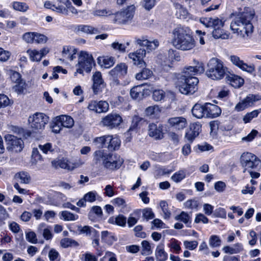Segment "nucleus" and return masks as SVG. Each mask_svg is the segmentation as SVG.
<instances>
[{"label": "nucleus", "mask_w": 261, "mask_h": 261, "mask_svg": "<svg viewBox=\"0 0 261 261\" xmlns=\"http://www.w3.org/2000/svg\"><path fill=\"white\" fill-rule=\"evenodd\" d=\"M194 65L185 67L180 75V79L185 81L179 88L183 94H193L198 89V79L195 76L204 72V65L202 62L194 60Z\"/></svg>", "instance_id": "nucleus-1"}, {"label": "nucleus", "mask_w": 261, "mask_h": 261, "mask_svg": "<svg viewBox=\"0 0 261 261\" xmlns=\"http://www.w3.org/2000/svg\"><path fill=\"white\" fill-rule=\"evenodd\" d=\"M171 44L177 49L188 51L195 47L196 41L189 28L177 27L172 32Z\"/></svg>", "instance_id": "nucleus-2"}, {"label": "nucleus", "mask_w": 261, "mask_h": 261, "mask_svg": "<svg viewBox=\"0 0 261 261\" xmlns=\"http://www.w3.org/2000/svg\"><path fill=\"white\" fill-rule=\"evenodd\" d=\"M254 15L253 11L247 10L237 14L231 22V29L244 38L248 37L253 32L251 21Z\"/></svg>", "instance_id": "nucleus-3"}, {"label": "nucleus", "mask_w": 261, "mask_h": 261, "mask_svg": "<svg viewBox=\"0 0 261 261\" xmlns=\"http://www.w3.org/2000/svg\"><path fill=\"white\" fill-rule=\"evenodd\" d=\"M93 162L96 165L101 163L105 168L110 170H115L121 166L123 160L119 156L98 150L93 153Z\"/></svg>", "instance_id": "nucleus-4"}, {"label": "nucleus", "mask_w": 261, "mask_h": 261, "mask_svg": "<svg viewBox=\"0 0 261 261\" xmlns=\"http://www.w3.org/2000/svg\"><path fill=\"white\" fill-rule=\"evenodd\" d=\"M206 76L214 80H219L224 76L227 68L222 61L216 58H212L207 64Z\"/></svg>", "instance_id": "nucleus-5"}, {"label": "nucleus", "mask_w": 261, "mask_h": 261, "mask_svg": "<svg viewBox=\"0 0 261 261\" xmlns=\"http://www.w3.org/2000/svg\"><path fill=\"white\" fill-rule=\"evenodd\" d=\"M94 63V61L91 54L85 51H81L79 56L78 63L76 65V71L75 74L77 73L83 74L84 71L90 72Z\"/></svg>", "instance_id": "nucleus-6"}, {"label": "nucleus", "mask_w": 261, "mask_h": 261, "mask_svg": "<svg viewBox=\"0 0 261 261\" xmlns=\"http://www.w3.org/2000/svg\"><path fill=\"white\" fill-rule=\"evenodd\" d=\"M135 7L132 5L122 11H118L112 16V21L115 24H126L130 22L133 18Z\"/></svg>", "instance_id": "nucleus-7"}, {"label": "nucleus", "mask_w": 261, "mask_h": 261, "mask_svg": "<svg viewBox=\"0 0 261 261\" xmlns=\"http://www.w3.org/2000/svg\"><path fill=\"white\" fill-rule=\"evenodd\" d=\"M241 163L244 168V172L251 170H259L261 169V161L254 154L250 152H244L241 156Z\"/></svg>", "instance_id": "nucleus-8"}, {"label": "nucleus", "mask_w": 261, "mask_h": 261, "mask_svg": "<svg viewBox=\"0 0 261 261\" xmlns=\"http://www.w3.org/2000/svg\"><path fill=\"white\" fill-rule=\"evenodd\" d=\"M48 120V117L42 113H36L28 119L31 128L35 130L43 129Z\"/></svg>", "instance_id": "nucleus-9"}, {"label": "nucleus", "mask_w": 261, "mask_h": 261, "mask_svg": "<svg viewBox=\"0 0 261 261\" xmlns=\"http://www.w3.org/2000/svg\"><path fill=\"white\" fill-rule=\"evenodd\" d=\"M146 54V50L140 48L134 53H130L128 55V58L132 60L133 64L138 67H146V63L144 61V58Z\"/></svg>", "instance_id": "nucleus-10"}, {"label": "nucleus", "mask_w": 261, "mask_h": 261, "mask_svg": "<svg viewBox=\"0 0 261 261\" xmlns=\"http://www.w3.org/2000/svg\"><path fill=\"white\" fill-rule=\"evenodd\" d=\"M122 121V118L119 115L112 113L103 118L101 123L103 126L113 129L119 126Z\"/></svg>", "instance_id": "nucleus-11"}, {"label": "nucleus", "mask_w": 261, "mask_h": 261, "mask_svg": "<svg viewBox=\"0 0 261 261\" xmlns=\"http://www.w3.org/2000/svg\"><path fill=\"white\" fill-rule=\"evenodd\" d=\"M229 59L231 63L243 71L250 73L255 71L254 66L252 64L248 65L245 63L240 58L236 55H230Z\"/></svg>", "instance_id": "nucleus-12"}, {"label": "nucleus", "mask_w": 261, "mask_h": 261, "mask_svg": "<svg viewBox=\"0 0 261 261\" xmlns=\"http://www.w3.org/2000/svg\"><path fill=\"white\" fill-rule=\"evenodd\" d=\"M92 90L95 95H97L102 92V90L106 87V83L102 78V74L100 72L96 71L92 75Z\"/></svg>", "instance_id": "nucleus-13"}, {"label": "nucleus", "mask_w": 261, "mask_h": 261, "mask_svg": "<svg viewBox=\"0 0 261 261\" xmlns=\"http://www.w3.org/2000/svg\"><path fill=\"white\" fill-rule=\"evenodd\" d=\"M109 108V105L106 101L92 100L88 106V109L95 113H101L107 112Z\"/></svg>", "instance_id": "nucleus-14"}, {"label": "nucleus", "mask_w": 261, "mask_h": 261, "mask_svg": "<svg viewBox=\"0 0 261 261\" xmlns=\"http://www.w3.org/2000/svg\"><path fill=\"white\" fill-rule=\"evenodd\" d=\"M200 22L207 28H212L213 29L223 28L224 21L217 17H204L200 20Z\"/></svg>", "instance_id": "nucleus-15"}, {"label": "nucleus", "mask_w": 261, "mask_h": 261, "mask_svg": "<svg viewBox=\"0 0 261 261\" xmlns=\"http://www.w3.org/2000/svg\"><path fill=\"white\" fill-rule=\"evenodd\" d=\"M169 125L176 130H181L187 125V121L183 117H174L168 119Z\"/></svg>", "instance_id": "nucleus-16"}, {"label": "nucleus", "mask_w": 261, "mask_h": 261, "mask_svg": "<svg viewBox=\"0 0 261 261\" xmlns=\"http://www.w3.org/2000/svg\"><path fill=\"white\" fill-rule=\"evenodd\" d=\"M5 139L11 145V148L16 152H20L23 148V141L20 138L12 135H7L5 136Z\"/></svg>", "instance_id": "nucleus-17"}, {"label": "nucleus", "mask_w": 261, "mask_h": 261, "mask_svg": "<svg viewBox=\"0 0 261 261\" xmlns=\"http://www.w3.org/2000/svg\"><path fill=\"white\" fill-rule=\"evenodd\" d=\"M148 91L147 89L144 88L143 85H140L131 89L130 95L132 98L140 100L144 97Z\"/></svg>", "instance_id": "nucleus-18"}, {"label": "nucleus", "mask_w": 261, "mask_h": 261, "mask_svg": "<svg viewBox=\"0 0 261 261\" xmlns=\"http://www.w3.org/2000/svg\"><path fill=\"white\" fill-rule=\"evenodd\" d=\"M221 109L216 105L206 103L205 104V117L214 118L220 115Z\"/></svg>", "instance_id": "nucleus-19"}, {"label": "nucleus", "mask_w": 261, "mask_h": 261, "mask_svg": "<svg viewBox=\"0 0 261 261\" xmlns=\"http://www.w3.org/2000/svg\"><path fill=\"white\" fill-rule=\"evenodd\" d=\"M163 126L160 124L159 126L154 123L149 125L148 134L150 137H153L155 139H161L164 137Z\"/></svg>", "instance_id": "nucleus-20"}, {"label": "nucleus", "mask_w": 261, "mask_h": 261, "mask_svg": "<svg viewBox=\"0 0 261 261\" xmlns=\"http://www.w3.org/2000/svg\"><path fill=\"white\" fill-rule=\"evenodd\" d=\"M127 72V66L124 63L117 64L109 71L110 75L114 77L123 76Z\"/></svg>", "instance_id": "nucleus-21"}, {"label": "nucleus", "mask_w": 261, "mask_h": 261, "mask_svg": "<svg viewBox=\"0 0 261 261\" xmlns=\"http://www.w3.org/2000/svg\"><path fill=\"white\" fill-rule=\"evenodd\" d=\"M136 42L141 46L146 47L147 49L150 50L155 49L159 45V42L158 40L150 41L144 37L136 39Z\"/></svg>", "instance_id": "nucleus-22"}, {"label": "nucleus", "mask_w": 261, "mask_h": 261, "mask_svg": "<svg viewBox=\"0 0 261 261\" xmlns=\"http://www.w3.org/2000/svg\"><path fill=\"white\" fill-rule=\"evenodd\" d=\"M107 147L110 150L118 149L121 144V141L116 136L108 135L107 137Z\"/></svg>", "instance_id": "nucleus-23"}, {"label": "nucleus", "mask_w": 261, "mask_h": 261, "mask_svg": "<svg viewBox=\"0 0 261 261\" xmlns=\"http://www.w3.org/2000/svg\"><path fill=\"white\" fill-rule=\"evenodd\" d=\"M56 121L64 127L71 128L74 125L73 118L67 115H61L56 117Z\"/></svg>", "instance_id": "nucleus-24"}, {"label": "nucleus", "mask_w": 261, "mask_h": 261, "mask_svg": "<svg viewBox=\"0 0 261 261\" xmlns=\"http://www.w3.org/2000/svg\"><path fill=\"white\" fill-rule=\"evenodd\" d=\"M98 64L105 68L112 67L115 63V58L113 57H100L97 59Z\"/></svg>", "instance_id": "nucleus-25"}, {"label": "nucleus", "mask_w": 261, "mask_h": 261, "mask_svg": "<svg viewBox=\"0 0 261 261\" xmlns=\"http://www.w3.org/2000/svg\"><path fill=\"white\" fill-rule=\"evenodd\" d=\"M243 246L241 243H237L231 246H226L223 247L222 250L225 253L230 254H237L243 250Z\"/></svg>", "instance_id": "nucleus-26"}, {"label": "nucleus", "mask_w": 261, "mask_h": 261, "mask_svg": "<svg viewBox=\"0 0 261 261\" xmlns=\"http://www.w3.org/2000/svg\"><path fill=\"white\" fill-rule=\"evenodd\" d=\"M155 255L156 261H165L167 259L168 254L164 250L163 244H160L156 246Z\"/></svg>", "instance_id": "nucleus-27"}, {"label": "nucleus", "mask_w": 261, "mask_h": 261, "mask_svg": "<svg viewBox=\"0 0 261 261\" xmlns=\"http://www.w3.org/2000/svg\"><path fill=\"white\" fill-rule=\"evenodd\" d=\"M37 232L42 233L44 238L47 240H50L53 237L51 232V228L47 226L45 224L42 223L40 224L37 227Z\"/></svg>", "instance_id": "nucleus-28"}, {"label": "nucleus", "mask_w": 261, "mask_h": 261, "mask_svg": "<svg viewBox=\"0 0 261 261\" xmlns=\"http://www.w3.org/2000/svg\"><path fill=\"white\" fill-rule=\"evenodd\" d=\"M192 113L193 116L198 119L205 117V105L196 103L192 109Z\"/></svg>", "instance_id": "nucleus-29"}, {"label": "nucleus", "mask_w": 261, "mask_h": 261, "mask_svg": "<svg viewBox=\"0 0 261 261\" xmlns=\"http://www.w3.org/2000/svg\"><path fill=\"white\" fill-rule=\"evenodd\" d=\"M78 31L88 34H95L99 33L98 29L89 25H80Z\"/></svg>", "instance_id": "nucleus-30"}, {"label": "nucleus", "mask_w": 261, "mask_h": 261, "mask_svg": "<svg viewBox=\"0 0 261 261\" xmlns=\"http://www.w3.org/2000/svg\"><path fill=\"white\" fill-rule=\"evenodd\" d=\"M228 81L232 86L239 88L244 84V79L236 75H231L228 77Z\"/></svg>", "instance_id": "nucleus-31"}, {"label": "nucleus", "mask_w": 261, "mask_h": 261, "mask_svg": "<svg viewBox=\"0 0 261 261\" xmlns=\"http://www.w3.org/2000/svg\"><path fill=\"white\" fill-rule=\"evenodd\" d=\"M14 177L17 181L21 184H29L31 179V177L29 173L23 171L17 173L15 175Z\"/></svg>", "instance_id": "nucleus-32"}, {"label": "nucleus", "mask_w": 261, "mask_h": 261, "mask_svg": "<svg viewBox=\"0 0 261 261\" xmlns=\"http://www.w3.org/2000/svg\"><path fill=\"white\" fill-rule=\"evenodd\" d=\"M27 89V84L24 80H22L20 82L16 83L13 86V89L17 94L20 95L24 94Z\"/></svg>", "instance_id": "nucleus-33"}, {"label": "nucleus", "mask_w": 261, "mask_h": 261, "mask_svg": "<svg viewBox=\"0 0 261 261\" xmlns=\"http://www.w3.org/2000/svg\"><path fill=\"white\" fill-rule=\"evenodd\" d=\"M142 70L137 73L136 78L137 80H144L149 79L152 74L151 70L145 67H142Z\"/></svg>", "instance_id": "nucleus-34"}, {"label": "nucleus", "mask_w": 261, "mask_h": 261, "mask_svg": "<svg viewBox=\"0 0 261 261\" xmlns=\"http://www.w3.org/2000/svg\"><path fill=\"white\" fill-rule=\"evenodd\" d=\"M145 112L147 116L154 117L159 115L161 110L158 106L153 105L147 107Z\"/></svg>", "instance_id": "nucleus-35"}, {"label": "nucleus", "mask_w": 261, "mask_h": 261, "mask_svg": "<svg viewBox=\"0 0 261 261\" xmlns=\"http://www.w3.org/2000/svg\"><path fill=\"white\" fill-rule=\"evenodd\" d=\"M27 53L32 62H40L42 59L39 50L37 49H29L27 50Z\"/></svg>", "instance_id": "nucleus-36"}, {"label": "nucleus", "mask_w": 261, "mask_h": 261, "mask_svg": "<svg viewBox=\"0 0 261 261\" xmlns=\"http://www.w3.org/2000/svg\"><path fill=\"white\" fill-rule=\"evenodd\" d=\"M56 163H57V166L63 169H65L69 170H72L74 169L73 165L69 162L67 160L65 159L59 160L56 162L54 161L52 162L53 164H55Z\"/></svg>", "instance_id": "nucleus-37"}, {"label": "nucleus", "mask_w": 261, "mask_h": 261, "mask_svg": "<svg viewBox=\"0 0 261 261\" xmlns=\"http://www.w3.org/2000/svg\"><path fill=\"white\" fill-rule=\"evenodd\" d=\"M63 57L70 61H72L76 58L74 49L68 47H64L62 51Z\"/></svg>", "instance_id": "nucleus-38"}, {"label": "nucleus", "mask_w": 261, "mask_h": 261, "mask_svg": "<svg viewBox=\"0 0 261 261\" xmlns=\"http://www.w3.org/2000/svg\"><path fill=\"white\" fill-rule=\"evenodd\" d=\"M79 230L80 233H85L87 236H90L91 237L97 236L98 232L96 229L89 226L81 227Z\"/></svg>", "instance_id": "nucleus-39"}, {"label": "nucleus", "mask_w": 261, "mask_h": 261, "mask_svg": "<svg viewBox=\"0 0 261 261\" xmlns=\"http://www.w3.org/2000/svg\"><path fill=\"white\" fill-rule=\"evenodd\" d=\"M60 216L64 220L67 221H75L79 218L78 215L67 211L61 212Z\"/></svg>", "instance_id": "nucleus-40"}, {"label": "nucleus", "mask_w": 261, "mask_h": 261, "mask_svg": "<svg viewBox=\"0 0 261 261\" xmlns=\"http://www.w3.org/2000/svg\"><path fill=\"white\" fill-rule=\"evenodd\" d=\"M174 7L176 10V14L178 17L180 18H184L188 14L187 10L182 7L180 4L175 3L174 4Z\"/></svg>", "instance_id": "nucleus-41"}, {"label": "nucleus", "mask_w": 261, "mask_h": 261, "mask_svg": "<svg viewBox=\"0 0 261 261\" xmlns=\"http://www.w3.org/2000/svg\"><path fill=\"white\" fill-rule=\"evenodd\" d=\"M13 9L18 11L25 12L29 9V6L25 3L14 2L12 4Z\"/></svg>", "instance_id": "nucleus-42"}, {"label": "nucleus", "mask_w": 261, "mask_h": 261, "mask_svg": "<svg viewBox=\"0 0 261 261\" xmlns=\"http://www.w3.org/2000/svg\"><path fill=\"white\" fill-rule=\"evenodd\" d=\"M160 206L163 212V216L164 219H168L170 217L171 213L168 210V205L166 201L162 200L160 202Z\"/></svg>", "instance_id": "nucleus-43"}, {"label": "nucleus", "mask_w": 261, "mask_h": 261, "mask_svg": "<svg viewBox=\"0 0 261 261\" xmlns=\"http://www.w3.org/2000/svg\"><path fill=\"white\" fill-rule=\"evenodd\" d=\"M212 35L215 39L222 38L223 39H227L228 35L223 32V28H217L213 29Z\"/></svg>", "instance_id": "nucleus-44"}, {"label": "nucleus", "mask_w": 261, "mask_h": 261, "mask_svg": "<svg viewBox=\"0 0 261 261\" xmlns=\"http://www.w3.org/2000/svg\"><path fill=\"white\" fill-rule=\"evenodd\" d=\"M142 250V254L144 255H148L152 253V251L150 243L144 240L141 243Z\"/></svg>", "instance_id": "nucleus-45"}, {"label": "nucleus", "mask_w": 261, "mask_h": 261, "mask_svg": "<svg viewBox=\"0 0 261 261\" xmlns=\"http://www.w3.org/2000/svg\"><path fill=\"white\" fill-rule=\"evenodd\" d=\"M208 244L212 247H218L221 245V240L219 236L213 235L210 238Z\"/></svg>", "instance_id": "nucleus-46"}, {"label": "nucleus", "mask_w": 261, "mask_h": 261, "mask_svg": "<svg viewBox=\"0 0 261 261\" xmlns=\"http://www.w3.org/2000/svg\"><path fill=\"white\" fill-rule=\"evenodd\" d=\"M180 242L175 239L172 240L168 244V247L170 248L171 250L175 253H179L181 250L180 247Z\"/></svg>", "instance_id": "nucleus-47"}, {"label": "nucleus", "mask_w": 261, "mask_h": 261, "mask_svg": "<svg viewBox=\"0 0 261 261\" xmlns=\"http://www.w3.org/2000/svg\"><path fill=\"white\" fill-rule=\"evenodd\" d=\"M61 245L64 248H67L70 246H76L79 244L74 240L69 238H64L61 241Z\"/></svg>", "instance_id": "nucleus-48"}, {"label": "nucleus", "mask_w": 261, "mask_h": 261, "mask_svg": "<svg viewBox=\"0 0 261 261\" xmlns=\"http://www.w3.org/2000/svg\"><path fill=\"white\" fill-rule=\"evenodd\" d=\"M260 112H261V109L260 110H254L246 114L243 117L244 122L245 123L249 122L253 118L256 117Z\"/></svg>", "instance_id": "nucleus-49"}, {"label": "nucleus", "mask_w": 261, "mask_h": 261, "mask_svg": "<svg viewBox=\"0 0 261 261\" xmlns=\"http://www.w3.org/2000/svg\"><path fill=\"white\" fill-rule=\"evenodd\" d=\"M92 14L95 16H107L112 15L113 13L110 10L104 9L95 10L93 12Z\"/></svg>", "instance_id": "nucleus-50"}, {"label": "nucleus", "mask_w": 261, "mask_h": 261, "mask_svg": "<svg viewBox=\"0 0 261 261\" xmlns=\"http://www.w3.org/2000/svg\"><path fill=\"white\" fill-rule=\"evenodd\" d=\"M108 135L103 136L100 137L96 138L94 139V143L98 148H102L107 144Z\"/></svg>", "instance_id": "nucleus-51"}, {"label": "nucleus", "mask_w": 261, "mask_h": 261, "mask_svg": "<svg viewBox=\"0 0 261 261\" xmlns=\"http://www.w3.org/2000/svg\"><path fill=\"white\" fill-rule=\"evenodd\" d=\"M175 219L182 221L185 224H188L191 220V217L187 213L182 212L179 215L175 216Z\"/></svg>", "instance_id": "nucleus-52"}, {"label": "nucleus", "mask_w": 261, "mask_h": 261, "mask_svg": "<svg viewBox=\"0 0 261 261\" xmlns=\"http://www.w3.org/2000/svg\"><path fill=\"white\" fill-rule=\"evenodd\" d=\"M186 176V172L184 170H180L175 173L172 176L171 179L176 182H178L183 179Z\"/></svg>", "instance_id": "nucleus-53"}, {"label": "nucleus", "mask_w": 261, "mask_h": 261, "mask_svg": "<svg viewBox=\"0 0 261 261\" xmlns=\"http://www.w3.org/2000/svg\"><path fill=\"white\" fill-rule=\"evenodd\" d=\"M165 94L162 90H155L152 93V98L156 101H161L164 98Z\"/></svg>", "instance_id": "nucleus-54"}, {"label": "nucleus", "mask_w": 261, "mask_h": 261, "mask_svg": "<svg viewBox=\"0 0 261 261\" xmlns=\"http://www.w3.org/2000/svg\"><path fill=\"white\" fill-rule=\"evenodd\" d=\"M9 75L11 80L13 83H17L22 80L21 74L17 71L10 70Z\"/></svg>", "instance_id": "nucleus-55"}, {"label": "nucleus", "mask_w": 261, "mask_h": 261, "mask_svg": "<svg viewBox=\"0 0 261 261\" xmlns=\"http://www.w3.org/2000/svg\"><path fill=\"white\" fill-rule=\"evenodd\" d=\"M35 35V32H27L22 35V38L27 43H33Z\"/></svg>", "instance_id": "nucleus-56"}, {"label": "nucleus", "mask_w": 261, "mask_h": 261, "mask_svg": "<svg viewBox=\"0 0 261 261\" xmlns=\"http://www.w3.org/2000/svg\"><path fill=\"white\" fill-rule=\"evenodd\" d=\"M111 47L113 49L116 50H118L121 53H125L126 51L125 50V45H124L123 43H120L118 41H115L111 44Z\"/></svg>", "instance_id": "nucleus-57"}, {"label": "nucleus", "mask_w": 261, "mask_h": 261, "mask_svg": "<svg viewBox=\"0 0 261 261\" xmlns=\"http://www.w3.org/2000/svg\"><path fill=\"white\" fill-rule=\"evenodd\" d=\"M48 257L50 261H60L59 252L55 249H51L48 252Z\"/></svg>", "instance_id": "nucleus-58"}, {"label": "nucleus", "mask_w": 261, "mask_h": 261, "mask_svg": "<svg viewBox=\"0 0 261 261\" xmlns=\"http://www.w3.org/2000/svg\"><path fill=\"white\" fill-rule=\"evenodd\" d=\"M34 42L40 44L45 43L47 40V37L43 34L35 32Z\"/></svg>", "instance_id": "nucleus-59"}, {"label": "nucleus", "mask_w": 261, "mask_h": 261, "mask_svg": "<svg viewBox=\"0 0 261 261\" xmlns=\"http://www.w3.org/2000/svg\"><path fill=\"white\" fill-rule=\"evenodd\" d=\"M11 54L8 50H4L3 48L0 47V61L6 62L8 61Z\"/></svg>", "instance_id": "nucleus-60"}, {"label": "nucleus", "mask_w": 261, "mask_h": 261, "mask_svg": "<svg viewBox=\"0 0 261 261\" xmlns=\"http://www.w3.org/2000/svg\"><path fill=\"white\" fill-rule=\"evenodd\" d=\"M143 217L146 220L152 219L154 217V214L151 208H145L143 210Z\"/></svg>", "instance_id": "nucleus-61"}, {"label": "nucleus", "mask_w": 261, "mask_h": 261, "mask_svg": "<svg viewBox=\"0 0 261 261\" xmlns=\"http://www.w3.org/2000/svg\"><path fill=\"white\" fill-rule=\"evenodd\" d=\"M97 193L95 191L88 192L84 196L87 202H93L96 200Z\"/></svg>", "instance_id": "nucleus-62"}, {"label": "nucleus", "mask_w": 261, "mask_h": 261, "mask_svg": "<svg viewBox=\"0 0 261 261\" xmlns=\"http://www.w3.org/2000/svg\"><path fill=\"white\" fill-rule=\"evenodd\" d=\"M156 0H143L142 6L147 10L151 9L155 5Z\"/></svg>", "instance_id": "nucleus-63"}, {"label": "nucleus", "mask_w": 261, "mask_h": 261, "mask_svg": "<svg viewBox=\"0 0 261 261\" xmlns=\"http://www.w3.org/2000/svg\"><path fill=\"white\" fill-rule=\"evenodd\" d=\"M198 242L196 241H185L184 242V245L186 248L191 250L195 249L198 246Z\"/></svg>", "instance_id": "nucleus-64"}]
</instances>
